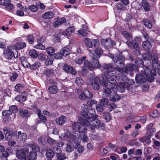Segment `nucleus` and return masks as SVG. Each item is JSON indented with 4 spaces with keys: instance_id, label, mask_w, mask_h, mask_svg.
Instances as JSON below:
<instances>
[{
    "instance_id": "nucleus-1",
    "label": "nucleus",
    "mask_w": 160,
    "mask_h": 160,
    "mask_svg": "<svg viewBox=\"0 0 160 160\" xmlns=\"http://www.w3.org/2000/svg\"><path fill=\"white\" fill-rule=\"evenodd\" d=\"M102 67L105 71L104 72V74L101 75L102 81H101L100 82V84L107 86L108 83L105 82L107 80L108 77H113L116 74L117 72L114 67L109 63L103 64Z\"/></svg>"
},
{
    "instance_id": "nucleus-2",
    "label": "nucleus",
    "mask_w": 160,
    "mask_h": 160,
    "mask_svg": "<svg viewBox=\"0 0 160 160\" xmlns=\"http://www.w3.org/2000/svg\"><path fill=\"white\" fill-rule=\"evenodd\" d=\"M149 65L145 66L142 67H140V72L142 73L149 81H151L153 79V77L155 75V69L150 70L148 68Z\"/></svg>"
},
{
    "instance_id": "nucleus-3",
    "label": "nucleus",
    "mask_w": 160,
    "mask_h": 160,
    "mask_svg": "<svg viewBox=\"0 0 160 160\" xmlns=\"http://www.w3.org/2000/svg\"><path fill=\"white\" fill-rule=\"evenodd\" d=\"M110 57L116 66L122 67L124 66L125 58L122 55L121 52H119L118 53L116 54V56L111 55Z\"/></svg>"
},
{
    "instance_id": "nucleus-4",
    "label": "nucleus",
    "mask_w": 160,
    "mask_h": 160,
    "mask_svg": "<svg viewBox=\"0 0 160 160\" xmlns=\"http://www.w3.org/2000/svg\"><path fill=\"white\" fill-rule=\"evenodd\" d=\"M88 111H82L81 113V114L82 117H78V120L82 123H84V122L86 120L87 121H93L95 119L98 118V115H92V113L91 112H89V114L91 115V116H89L88 115Z\"/></svg>"
},
{
    "instance_id": "nucleus-5",
    "label": "nucleus",
    "mask_w": 160,
    "mask_h": 160,
    "mask_svg": "<svg viewBox=\"0 0 160 160\" xmlns=\"http://www.w3.org/2000/svg\"><path fill=\"white\" fill-rule=\"evenodd\" d=\"M79 135L75 136L74 135H71V133L69 131H66L65 132L63 136V139L67 140L69 138L68 141H72L76 145H78L80 143V139L79 138Z\"/></svg>"
},
{
    "instance_id": "nucleus-6",
    "label": "nucleus",
    "mask_w": 160,
    "mask_h": 160,
    "mask_svg": "<svg viewBox=\"0 0 160 160\" xmlns=\"http://www.w3.org/2000/svg\"><path fill=\"white\" fill-rule=\"evenodd\" d=\"M12 134L13 136H16V139L18 142H23L27 139V135L26 133L22 132L21 131H18L17 133L16 132H13Z\"/></svg>"
},
{
    "instance_id": "nucleus-7",
    "label": "nucleus",
    "mask_w": 160,
    "mask_h": 160,
    "mask_svg": "<svg viewBox=\"0 0 160 160\" xmlns=\"http://www.w3.org/2000/svg\"><path fill=\"white\" fill-rule=\"evenodd\" d=\"M107 80L105 81V82H108L111 84L109 85V86L111 87L112 90L113 92L114 93H115L117 92V85L116 84V80L112 77H108Z\"/></svg>"
},
{
    "instance_id": "nucleus-8",
    "label": "nucleus",
    "mask_w": 160,
    "mask_h": 160,
    "mask_svg": "<svg viewBox=\"0 0 160 160\" xmlns=\"http://www.w3.org/2000/svg\"><path fill=\"white\" fill-rule=\"evenodd\" d=\"M126 43L131 49H134L136 51L139 52L140 48L139 45L135 39L132 40L131 41L128 40L126 42Z\"/></svg>"
},
{
    "instance_id": "nucleus-9",
    "label": "nucleus",
    "mask_w": 160,
    "mask_h": 160,
    "mask_svg": "<svg viewBox=\"0 0 160 160\" xmlns=\"http://www.w3.org/2000/svg\"><path fill=\"white\" fill-rule=\"evenodd\" d=\"M101 42L104 44L106 49H108L111 48L113 46L115 45V43L110 39H103Z\"/></svg>"
},
{
    "instance_id": "nucleus-10",
    "label": "nucleus",
    "mask_w": 160,
    "mask_h": 160,
    "mask_svg": "<svg viewBox=\"0 0 160 160\" xmlns=\"http://www.w3.org/2000/svg\"><path fill=\"white\" fill-rule=\"evenodd\" d=\"M94 120L87 121L86 120L84 122V124L88 127L90 131L92 132H95L96 129L97 128V125H96V124L93 122H94Z\"/></svg>"
},
{
    "instance_id": "nucleus-11",
    "label": "nucleus",
    "mask_w": 160,
    "mask_h": 160,
    "mask_svg": "<svg viewBox=\"0 0 160 160\" xmlns=\"http://www.w3.org/2000/svg\"><path fill=\"white\" fill-rule=\"evenodd\" d=\"M135 67L136 65L133 64H128L124 67V72L132 75Z\"/></svg>"
},
{
    "instance_id": "nucleus-12",
    "label": "nucleus",
    "mask_w": 160,
    "mask_h": 160,
    "mask_svg": "<svg viewBox=\"0 0 160 160\" xmlns=\"http://www.w3.org/2000/svg\"><path fill=\"white\" fill-rule=\"evenodd\" d=\"M95 56L93 55L90 61L91 64L93 67V69L100 68H102L101 65L99 63L98 60L95 58Z\"/></svg>"
},
{
    "instance_id": "nucleus-13",
    "label": "nucleus",
    "mask_w": 160,
    "mask_h": 160,
    "mask_svg": "<svg viewBox=\"0 0 160 160\" xmlns=\"http://www.w3.org/2000/svg\"><path fill=\"white\" fill-rule=\"evenodd\" d=\"M135 80L136 82L141 84L146 82L147 81V79L144 76V75L140 72V73L136 75Z\"/></svg>"
},
{
    "instance_id": "nucleus-14",
    "label": "nucleus",
    "mask_w": 160,
    "mask_h": 160,
    "mask_svg": "<svg viewBox=\"0 0 160 160\" xmlns=\"http://www.w3.org/2000/svg\"><path fill=\"white\" fill-rule=\"evenodd\" d=\"M93 95L92 94L90 93L88 90H86L84 91V92L81 93L79 96L78 98L81 100H85L87 98H92Z\"/></svg>"
},
{
    "instance_id": "nucleus-15",
    "label": "nucleus",
    "mask_w": 160,
    "mask_h": 160,
    "mask_svg": "<svg viewBox=\"0 0 160 160\" xmlns=\"http://www.w3.org/2000/svg\"><path fill=\"white\" fill-rule=\"evenodd\" d=\"M5 57L8 59H11L14 56V55L11 49L8 48L4 50Z\"/></svg>"
},
{
    "instance_id": "nucleus-16",
    "label": "nucleus",
    "mask_w": 160,
    "mask_h": 160,
    "mask_svg": "<svg viewBox=\"0 0 160 160\" xmlns=\"http://www.w3.org/2000/svg\"><path fill=\"white\" fill-rule=\"evenodd\" d=\"M3 131L5 134L6 139L8 141L10 140L12 138V135H13L12 133L13 132L12 131L10 132L9 129L7 127H6L4 128Z\"/></svg>"
},
{
    "instance_id": "nucleus-17",
    "label": "nucleus",
    "mask_w": 160,
    "mask_h": 160,
    "mask_svg": "<svg viewBox=\"0 0 160 160\" xmlns=\"http://www.w3.org/2000/svg\"><path fill=\"white\" fill-rule=\"evenodd\" d=\"M102 80H100V79L98 77H96L94 78L93 82H91V85L92 87L93 88L94 90H98L100 88V85L99 83H100V82Z\"/></svg>"
},
{
    "instance_id": "nucleus-18",
    "label": "nucleus",
    "mask_w": 160,
    "mask_h": 160,
    "mask_svg": "<svg viewBox=\"0 0 160 160\" xmlns=\"http://www.w3.org/2000/svg\"><path fill=\"white\" fill-rule=\"evenodd\" d=\"M64 70L67 73H70L73 75H75L76 74V71L72 67L65 64L64 66Z\"/></svg>"
},
{
    "instance_id": "nucleus-19",
    "label": "nucleus",
    "mask_w": 160,
    "mask_h": 160,
    "mask_svg": "<svg viewBox=\"0 0 160 160\" xmlns=\"http://www.w3.org/2000/svg\"><path fill=\"white\" fill-rule=\"evenodd\" d=\"M105 87L104 88V91L103 92V95L104 97H109L111 96V93L112 92L111 89H110L109 86H108V83L107 85L105 86L104 85H101Z\"/></svg>"
},
{
    "instance_id": "nucleus-20",
    "label": "nucleus",
    "mask_w": 160,
    "mask_h": 160,
    "mask_svg": "<svg viewBox=\"0 0 160 160\" xmlns=\"http://www.w3.org/2000/svg\"><path fill=\"white\" fill-rule=\"evenodd\" d=\"M117 79L119 80L123 81L124 82L128 83L129 80L127 76L123 73L117 74L116 76Z\"/></svg>"
},
{
    "instance_id": "nucleus-21",
    "label": "nucleus",
    "mask_w": 160,
    "mask_h": 160,
    "mask_svg": "<svg viewBox=\"0 0 160 160\" xmlns=\"http://www.w3.org/2000/svg\"><path fill=\"white\" fill-rule=\"evenodd\" d=\"M20 60L22 66L24 67L28 68L30 66V63L26 57L22 56L20 58Z\"/></svg>"
},
{
    "instance_id": "nucleus-22",
    "label": "nucleus",
    "mask_w": 160,
    "mask_h": 160,
    "mask_svg": "<svg viewBox=\"0 0 160 160\" xmlns=\"http://www.w3.org/2000/svg\"><path fill=\"white\" fill-rule=\"evenodd\" d=\"M82 68L84 70H89L91 71L93 69V67L92 66L91 63H90L89 61L85 60Z\"/></svg>"
},
{
    "instance_id": "nucleus-23",
    "label": "nucleus",
    "mask_w": 160,
    "mask_h": 160,
    "mask_svg": "<svg viewBox=\"0 0 160 160\" xmlns=\"http://www.w3.org/2000/svg\"><path fill=\"white\" fill-rule=\"evenodd\" d=\"M16 155L18 158L20 160L26 156L25 151L23 149L17 150Z\"/></svg>"
},
{
    "instance_id": "nucleus-24",
    "label": "nucleus",
    "mask_w": 160,
    "mask_h": 160,
    "mask_svg": "<svg viewBox=\"0 0 160 160\" xmlns=\"http://www.w3.org/2000/svg\"><path fill=\"white\" fill-rule=\"evenodd\" d=\"M141 4L145 12L149 11L150 10L151 6L149 2L146 0H142Z\"/></svg>"
},
{
    "instance_id": "nucleus-25",
    "label": "nucleus",
    "mask_w": 160,
    "mask_h": 160,
    "mask_svg": "<svg viewBox=\"0 0 160 160\" xmlns=\"http://www.w3.org/2000/svg\"><path fill=\"white\" fill-rule=\"evenodd\" d=\"M19 114L22 117L28 118L30 116L31 113L26 109H21L19 111Z\"/></svg>"
},
{
    "instance_id": "nucleus-26",
    "label": "nucleus",
    "mask_w": 160,
    "mask_h": 160,
    "mask_svg": "<svg viewBox=\"0 0 160 160\" xmlns=\"http://www.w3.org/2000/svg\"><path fill=\"white\" fill-rule=\"evenodd\" d=\"M153 42L148 40H145L143 42L142 46L143 48L147 50H148L151 48V43Z\"/></svg>"
},
{
    "instance_id": "nucleus-27",
    "label": "nucleus",
    "mask_w": 160,
    "mask_h": 160,
    "mask_svg": "<svg viewBox=\"0 0 160 160\" xmlns=\"http://www.w3.org/2000/svg\"><path fill=\"white\" fill-rule=\"evenodd\" d=\"M66 120V117L61 115L56 119V122L58 125H62L65 123Z\"/></svg>"
},
{
    "instance_id": "nucleus-28",
    "label": "nucleus",
    "mask_w": 160,
    "mask_h": 160,
    "mask_svg": "<svg viewBox=\"0 0 160 160\" xmlns=\"http://www.w3.org/2000/svg\"><path fill=\"white\" fill-rule=\"evenodd\" d=\"M54 16V14L52 12L48 11L43 14L42 18L44 19H49L52 18Z\"/></svg>"
},
{
    "instance_id": "nucleus-29",
    "label": "nucleus",
    "mask_w": 160,
    "mask_h": 160,
    "mask_svg": "<svg viewBox=\"0 0 160 160\" xmlns=\"http://www.w3.org/2000/svg\"><path fill=\"white\" fill-rule=\"evenodd\" d=\"M30 151L34 152L37 153L39 152L40 151L39 148L36 144H30L29 145Z\"/></svg>"
},
{
    "instance_id": "nucleus-30",
    "label": "nucleus",
    "mask_w": 160,
    "mask_h": 160,
    "mask_svg": "<svg viewBox=\"0 0 160 160\" xmlns=\"http://www.w3.org/2000/svg\"><path fill=\"white\" fill-rule=\"evenodd\" d=\"M54 73V70L52 68H47L43 71V73L46 76L50 77L52 76Z\"/></svg>"
},
{
    "instance_id": "nucleus-31",
    "label": "nucleus",
    "mask_w": 160,
    "mask_h": 160,
    "mask_svg": "<svg viewBox=\"0 0 160 160\" xmlns=\"http://www.w3.org/2000/svg\"><path fill=\"white\" fill-rule=\"evenodd\" d=\"M72 142L68 141L67 144L66 151L68 152H72L74 150V147Z\"/></svg>"
},
{
    "instance_id": "nucleus-32",
    "label": "nucleus",
    "mask_w": 160,
    "mask_h": 160,
    "mask_svg": "<svg viewBox=\"0 0 160 160\" xmlns=\"http://www.w3.org/2000/svg\"><path fill=\"white\" fill-rule=\"evenodd\" d=\"M144 25L147 28L151 29L152 28V26L151 22L148 19L144 18L142 21Z\"/></svg>"
},
{
    "instance_id": "nucleus-33",
    "label": "nucleus",
    "mask_w": 160,
    "mask_h": 160,
    "mask_svg": "<svg viewBox=\"0 0 160 160\" xmlns=\"http://www.w3.org/2000/svg\"><path fill=\"white\" fill-rule=\"evenodd\" d=\"M27 99V97L23 96L22 93L21 95H17L15 98V100L21 102H23L25 101Z\"/></svg>"
},
{
    "instance_id": "nucleus-34",
    "label": "nucleus",
    "mask_w": 160,
    "mask_h": 160,
    "mask_svg": "<svg viewBox=\"0 0 160 160\" xmlns=\"http://www.w3.org/2000/svg\"><path fill=\"white\" fill-rule=\"evenodd\" d=\"M143 58L145 61H148L151 59L152 56V53L149 51L143 53L142 55Z\"/></svg>"
},
{
    "instance_id": "nucleus-35",
    "label": "nucleus",
    "mask_w": 160,
    "mask_h": 160,
    "mask_svg": "<svg viewBox=\"0 0 160 160\" xmlns=\"http://www.w3.org/2000/svg\"><path fill=\"white\" fill-rule=\"evenodd\" d=\"M60 52L63 57H66L70 53L69 49L66 47H64L62 48L60 50Z\"/></svg>"
},
{
    "instance_id": "nucleus-36",
    "label": "nucleus",
    "mask_w": 160,
    "mask_h": 160,
    "mask_svg": "<svg viewBox=\"0 0 160 160\" xmlns=\"http://www.w3.org/2000/svg\"><path fill=\"white\" fill-rule=\"evenodd\" d=\"M82 124V123L79 122H75L72 125V129L78 132V130Z\"/></svg>"
},
{
    "instance_id": "nucleus-37",
    "label": "nucleus",
    "mask_w": 160,
    "mask_h": 160,
    "mask_svg": "<svg viewBox=\"0 0 160 160\" xmlns=\"http://www.w3.org/2000/svg\"><path fill=\"white\" fill-rule=\"evenodd\" d=\"M16 48L18 50L21 49L26 46V43L24 42H17L15 45Z\"/></svg>"
},
{
    "instance_id": "nucleus-38",
    "label": "nucleus",
    "mask_w": 160,
    "mask_h": 160,
    "mask_svg": "<svg viewBox=\"0 0 160 160\" xmlns=\"http://www.w3.org/2000/svg\"><path fill=\"white\" fill-rule=\"evenodd\" d=\"M84 42L87 47L89 48L93 47L92 40H91L88 38H85L84 40Z\"/></svg>"
},
{
    "instance_id": "nucleus-39",
    "label": "nucleus",
    "mask_w": 160,
    "mask_h": 160,
    "mask_svg": "<svg viewBox=\"0 0 160 160\" xmlns=\"http://www.w3.org/2000/svg\"><path fill=\"white\" fill-rule=\"evenodd\" d=\"M134 63L138 67H140L144 66V65L142 59L139 58H137L135 59Z\"/></svg>"
},
{
    "instance_id": "nucleus-40",
    "label": "nucleus",
    "mask_w": 160,
    "mask_h": 160,
    "mask_svg": "<svg viewBox=\"0 0 160 160\" xmlns=\"http://www.w3.org/2000/svg\"><path fill=\"white\" fill-rule=\"evenodd\" d=\"M125 90V83L122 82H120L118 86H117V91L118 90L121 92H123Z\"/></svg>"
},
{
    "instance_id": "nucleus-41",
    "label": "nucleus",
    "mask_w": 160,
    "mask_h": 160,
    "mask_svg": "<svg viewBox=\"0 0 160 160\" xmlns=\"http://www.w3.org/2000/svg\"><path fill=\"white\" fill-rule=\"evenodd\" d=\"M86 125H85L84 123H82V125H81L79 129L78 130V132L82 133H85L87 132V128H86Z\"/></svg>"
},
{
    "instance_id": "nucleus-42",
    "label": "nucleus",
    "mask_w": 160,
    "mask_h": 160,
    "mask_svg": "<svg viewBox=\"0 0 160 160\" xmlns=\"http://www.w3.org/2000/svg\"><path fill=\"white\" fill-rule=\"evenodd\" d=\"M48 89L49 92L50 93L54 94L57 92L58 88L56 86L54 85L49 87Z\"/></svg>"
},
{
    "instance_id": "nucleus-43",
    "label": "nucleus",
    "mask_w": 160,
    "mask_h": 160,
    "mask_svg": "<svg viewBox=\"0 0 160 160\" xmlns=\"http://www.w3.org/2000/svg\"><path fill=\"white\" fill-rule=\"evenodd\" d=\"M46 156L49 158H53L54 156V153L53 151L51 149L47 150L46 153Z\"/></svg>"
},
{
    "instance_id": "nucleus-44",
    "label": "nucleus",
    "mask_w": 160,
    "mask_h": 160,
    "mask_svg": "<svg viewBox=\"0 0 160 160\" xmlns=\"http://www.w3.org/2000/svg\"><path fill=\"white\" fill-rule=\"evenodd\" d=\"M109 100L112 102H116L120 99V97L117 94H114L112 97H109Z\"/></svg>"
},
{
    "instance_id": "nucleus-45",
    "label": "nucleus",
    "mask_w": 160,
    "mask_h": 160,
    "mask_svg": "<svg viewBox=\"0 0 160 160\" xmlns=\"http://www.w3.org/2000/svg\"><path fill=\"white\" fill-rule=\"evenodd\" d=\"M29 54L32 57L36 58L38 57V53L35 50H32L29 51Z\"/></svg>"
},
{
    "instance_id": "nucleus-46",
    "label": "nucleus",
    "mask_w": 160,
    "mask_h": 160,
    "mask_svg": "<svg viewBox=\"0 0 160 160\" xmlns=\"http://www.w3.org/2000/svg\"><path fill=\"white\" fill-rule=\"evenodd\" d=\"M122 33L127 39L129 40L132 38V36L131 34L126 31H124Z\"/></svg>"
},
{
    "instance_id": "nucleus-47",
    "label": "nucleus",
    "mask_w": 160,
    "mask_h": 160,
    "mask_svg": "<svg viewBox=\"0 0 160 160\" xmlns=\"http://www.w3.org/2000/svg\"><path fill=\"white\" fill-rule=\"evenodd\" d=\"M42 61L46 66L52 65L53 62L52 60H51L47 56L45 58V60H43Z\"/></svg>"
},
{
    "instance_id": "nucleus-48",
    "label": "nucleus",
    "mask_w": 160,
    "mask_h": 160,
    "mask_svg": "<svg viewBox=\"0 0 160 160\" xmlns=\"http://www.w3.org/2000/svg\"><path fill=\"white\" fill-rule=\"evenodd\" d=\"M27 40L30 44H32L34 42V37L32 34H29L26 36Z\"/></svg>"
},
{
    "instance_id": "nucleus-49",
    "label": "nucleus",
    "mask_w": 160,
    "mask_h": 160,
    "mask_svg": "<svg viewBox=\"0 0 160 160\" xmlns=\"http://www.w3.org/2000/svg\"><path fill=\"white\" fill-rule=\"evenodd\" d=\"M143 35L144 37L146 39V40H148L150 42H154L153 40L152 37H150L149 36L148 34L146 32H143Z\"/></svg>"
},
{
    "instance_id": "nucleus-50",
    "label": "nucleus",
    "mask_w": 160,
    "mask_h": 160,
    "mask_svg": "<svg viewBox=\"0 0 160 160\" xmlns=\"http://www.w3.org/2000/svg\"><path fill=\"white\" fill-rule=\"evenodd\" d=\"M95 52L98 56V58H99L100 56L102 55L103 51L101 48L98 47L95 49Z\"/></svg>"
},
{
    "instance_id": "nucleus-51",
    "label": "nucleus",
    "mask_w": 160,
    "mask_h": 160,
    "mask_svg": "<svg viewBox=\"0 0 160 160\" xmlns=\"http://www.w3.org/2000/svg\"><path fill=\"white\" fill-rule=\"evenodd\" d=\"M75 82L77 85L81 86L83 83L84 82L81 77H78L76 78Z\"/></svg>"
},
{
    "instance_id": "nucleus-52",
    "label": "nucleus",
    "mask_w": 160,
    "mask_h": 160,
    "mask_svg": "<svg viewBox=\"0 0 160 160\" xmlns=\"http://www.w3.org/2000/svg\"><path fill=\"white\" fill-rule=\"evenodd\" d=\"M108 100L107 98H103L100 100V104L104 107H105L108 104Z\"/></svg>"
},
{
    "instance_id": "nucleus-53",
    "label": "nucleus",
    "mask_w": 160,
    "mask_h": 160,
    "mask_svg": "<svg viewBox=\"0 0 160 160\" xmlns=\"http://www.w3.org/2000/svg\"><path fill=\"white\" fill-rule=\"evenodd\" d=\"M40 66V63L37 62L34 63L31 65L30 64V66H29V67H30L31 69L35 70L39 68Z\"/></svg>"
},
{
    "instance_id": "nucleus-54",
    "label": "nucleus",
    "mask_w": 160,
    "mask_h": 160,
    "mask_svg": "<svg viewBox=\"0 0 160 160\" xmlns=\"http://www.w3.org/2000/svg\"><path fill=\"white\" fill-rule=\"evenodd\" d=\"M38 118H40L42 123H45L47 122V120L46 117L39 113H38Z\"/></svg>"
},
{
    "instance_id": "nucleus-55",
    "label": "nucleus",
    "mask_w": 160,
    "mask_h": 160,
    "mask_svg": "<svg viewBox=\"0 0 160 160\" xmlns=\"http://www.w3.org/2000/svg\"><path fill=\"white\" fill-rule=\"evenodd\" d=\"M27 151L28 152H30L29 155L31 159L32 160H36L37 157V153L29 151V149H28Z\"/></svg>"
},
{
    "instance_id": "nucleus-56",
    "label": "nucleus",
    "mask_w": 160,
    "mask_h": 160,
    "mask_svg": "<svg viewBox=\"0 0 160 160\" xmlns=\"http://www.w3.org/2000/svg\"><path fill=\"white\" fill-rule=\"evenodd\" d=\"M103 116L107 121H109L111 119L110 114L109 112L103 113Z\"/></svg>"
},
{
    "instance_id": "nucleus-57",
    "label": "nucleus",
    "mask_w": 160,
    "mask_h": 160,
    "mask_svg": "<svg viewBox=\"0 0 160 160\" xmlns=\"http://www.w3.org/2000/svg\"><path fill=\"white\" fill-rule=\"evenodd\" d=\"M79 144L78 145H76L77 147L76 148L77 151L79 153H82L84 150L83 147L81 145H80Z\"/></svg>"
},
{
    "instance_id": "nucleus-58",
    "label": "nucleus",
    "mask_w": 160,
    "mask_h": 160,
    "mask_svg": "<svg viewBox=\"0 0 160 160\" xmlns=\"http://www.w3.org/2000/svg\"><path fill=\"white\" fill-rule=\"evenodd\" d=\"M46 51L48 55H52V53L55 51V50L53 48L50 47L46 49Z\"/></svg>"
},
{
    "instance_id": "nucleus-59",
    "label": "nucleus",
    "mask_w": 160,
    "mask_h": 160,
    "mask_svg": "<svg viewBox=\"0 0 160 160\" xmlns=\"http://www.w3.org/2000/svg\"><path fill=\"white\" fill-rule=\"evenodd\" d=\"M97 103V101L94 100L89 99L87 101V104L89 107H92L93 105Z\"/></svg>"
},
{
    "instance_id": "nucleus-60",
    "label": "nucleus",
    "mask_w": 160,
    "mask_h": 160,
    "mask_svg": "<svg viewBox=\"0 0 160 160\" xmlns=\"http://www.w3.org/2000/svg\"><path fill=\"white\" fill-rule=\"evenodd\" d=\"M56 157L59 160H64L66 158V156L65 154L62 153L57 154Z\"/></svg>"
},
{
    "instance_id": "nucleus-61",
    "label": "nucleus",
    "mask_w": 160,
    "mask_h": 160,
    "mask_svg": "<svg viewBox=\"0 0 160 160\" xmlns=\"http://www.w3.org/2000/svg\"><path fill=\"white\" fill-rule=\"evenodd\" d=\"M92 43L93 45V47H94L95 48V49L98 47L99 46V42L98 40H92Z\"/></svg>"
},
{
    "instance_id": "nucleus-62",
    "label": "nucleus",
    "mask_w": 160,
    "mask_h": 160,
    "mask_svg": "<svg viewBox=\"0 0 160 160\" xmlns=\"http://www.w3.org/2000/svg\"><path fill=\"white\" fill-rule=\"evenodd\" d=\"M153 124L152 123H150L147 127V129L151 132H152L155 131L156 129L155 128H152Z\"/></svg>"
},
{
    "instance_id": "nucleus-63",
    "label": "nucleus",
    "mask_w": 160,
    "mask_h": 160,
    "mask_svg": "<svg viewBox=\"0 0 160 160\" xmlns=\"http://www.w3.org/2000/svg\"><path fill=\"white\" fill-rule=\"evenodd\" d=\"M5 8L7 10L11 12L14 9L13 5L11 4V2L8 5L5 6Z\"/></svg>"
},
{
    "instance_id": "nucleus-64",
    "label": "nucleus",
    "mask_w": 160,
    "mask_h": 160,
    "mask_svg": "<svg viewBox=\"0 0 160 160\" xmlns=\"http://www.w3.org/2000/svg\"><path fill=\"white\" fill-rule=\"evenodd\" d=\"M1 156H0V160H8L7 158L9 155L6 153H2Z\"/></svg>"
}]
</instances>
